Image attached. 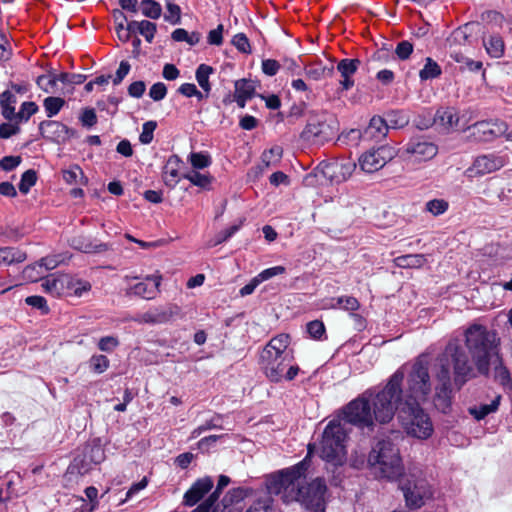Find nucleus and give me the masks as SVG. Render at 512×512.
Here are the masks:
<instances>
[{
	"mask_svg": "<svg viewBox=\"0 0 512 512\" xmlns=\"http://www.w3.org/2000/svg\"><path fill=\"white\" fill-rule=\"evenodd\" d=\"M212 487L213 481L210 477L198 479L185 493L183 499L184 504L190 507L194 506L212 489Z\"/></svg>",
	"mask_w": 512,
	"mask_h": 512,
	"instance_id": "393cba45",
	"label": "nucleus"
},
{
	"mask_svg": "<svg viewBox=\"0 0 512 512\" xmlns=\"http://www.w3.org/2000/svg\"><path fill=\"white\" fill-rule=\"evenodd\" d=\"M347 430L338 420L330 421L325 427L320 445V457L334 466L342 465L346 448Z\"/></svg>",
	"mask_w": 512,
	"mask_h": 512,
	"instance_id": "0eeeda50",
	"label": "nucleus"
},
{
	"mask_svg": "<svg viewBox=\"0 0 512 512\" xmlns=\"http://www.w3.org/2000/svg\"><path fill=\"white\" fill-rule=\"evenodd\" d=\"M394 261L401 268H420L425 264L426 258L423 254H407L396 257Z\"/></svg>",
	"mask_w": 512,
	"mask_h": 512,
	"instance_id": "4c0bfd02",
	"label": "nucleus"
},
{
	"mask_svg": "<svg viewBox=\"0 0 512 512\" xmlns=\"http://www.w3.org/2000/svg\"><path fill=\"white\" fill-rule=\"evenodd\" d=\"M505 163V158L495 153L480 155L467 169V173L470 177L482 176L501 169Z\"/></svg>",
	"mask_w": 512,
	"mask_h": 512,
	"instance_id": "aec40b11",
	"label": "nucleus"
},
{
	"mask_svg": "<svg viewBox=\"0 0 512 512\" xmlns=\"http://www.w3.org/2000/svg\"><path fill=\"white\" fill-rule=\"evenodd\" d=\"M501 396H496L490 404H480L468 408V412L477 421L483 420L489 414L495 413L500 405Z\"/></svg>",
	"mask_w": 512,
	"mask_h": 512,
	"instance_id": "72a5a7b5",
	"label": "nucleus"
},
{
	"mask_svg": "<svg viewBox=\"0 0 512 512\" xmlns=\"http://www.w3.org/2000/svg\"><path fill=\"white\" fill-rule=\"evenodd\" d=\"M109 359L105 355H94L90 359V367L93 372L101 374L109 367Z\"/></svg>",
	"mask_w": 512,
	"mask_h": 512,
	"instance_id": "4d7b16f0",
	"label": "nucleus"
},
{
	"mask_svg": "<svg viewBox=\"0 0 512 512\" xmlns=\"http://www.w3.org/2000/svg\"><path fill=\"white\" fill-rule=\"evenodd\" d=\"M413 52V44L407 40L400 41L395 49V53L400 60H406Z\"/></svg>",
	"mask_w": 512,
	"mask_h": 512,
	"instance_id": "69168bd1",
	"label": "nucleus"
},
{
	"mask_svg": "<svg viewBox=\"0 0 512 512\" xmlns=\"http://www.w3.org/2000/svg\"><path fill=\"white\" fill-rule=\"evenodd\" d=\"M483 45L487 54L492 58H501L504 55L505 44L499 34L489 35L483 38Z\"/></svg>",
	"mask_w": 512,
	"mask_h": 512,
	"instance_id": "f704fd0d",
	"label": "nucleus"
},
{
	"mask_svg": "<svg viewBox=\"0 0 512 512\" xmlns=\"http://www.w3.org/2000/svg\"><path fill=\"white\" fill-rule=\"evenodd\" d=\"M449 204L444 199H433L426 203V210L434 216L444 214L448 210Z\"/></svg>",
	"mask_w": 512,
	"mask_h": 512,
	"instance_id": "6e6d98bb",
	"label": "nucleus"
},
{
	"mask_svg": "<svg viewBox=\"0 0 512 512\" xmlns=\"http://www.w3.org/2000/svg\"><path fill=\"white\" fill-rule=\"evenodd\" d=\"M25 303L35 309L40 310L42 314L49 313V307L47 305V301L42 296H38V295L28 296L25 299Z\"/></svg>",
	"mask_w": 512,
	"mask_h": 512,
	"instance_id": "052dcab7",
	"label": "nucleus"
},
{
	"mask_svg": "<svg viewBox=\"0 0 512 512\" xmlns=\"http://www.w3.org/2000/svg\"><path fill=\"white\" fill-rule=\"evenodd\" d=\"M17 97L11 90H5L0 94V106L2 115L5 119L11 121L16 116L15 105Z\"/></svg>",
	"mask_w": 512,
	"mask_h": 512,
	"instance_id": "c9c22d12",
	"label": "nucleus"
},
{
	"mask_svg": "<svg viewBox=\"0 0 512 512\" xmlns=\"http://www.w3.org/2000/svg\"><path fill=\"white\" fill-rule=\"evenodd\" d=\"M369 397L370 393H367L365 390L343 408L342 419L345 423L351 424L362 431H374L375 419L372 413Z\"/></svg>",
	"mask_w": 512,
	"mask_h": 512,
	"instance_id": "1a4fd4ad",
	"label": "nucleus"
},
{
	"mask_svg": "<svg viewBox=\"0 0 512 512\" xmlns=\"http://www.w3.org/2000/svg\"><path fill=\"white\" fill-rule=\"evenodd\" d=\"M189 160L194 169H204L212 163L210 155L205 152H192Z\"/></svg>",
	"mask_w": 512,
	"mask_h": 512,
	"instance_id": "603ef678",
	"label": "nucleus"
},
{
	"mask_svg": "<svg viewBox=\"0 0 512 512\" xmlns=\"http://www.w3.org/2000/svg\"><path fill=\"white\" fill-rule=\"evenodd\" d=\"M403 380L404 372L398 369L382 388L372 387L366 390L370 393L369 402L375 422L387 424L393 420L396 412H398V418L400 417V406L404 399Z\"/></svg>",
	"mask_w": 512,
	"mask_h": 512,
	"instance_id": "f03ea898",
	"label": "nucleus"
},
{
	"mask_svg": "<svg viewBox=\"0 0 512 512\" xmlns=\"http://www.w3.org/2000/svg\"><path fill=\"white\" fill-rule=\"evenodd\" d=\"M330 308H341L346 311H356L360 304L353 296H340L330 300Z\"/></svg>",
	"mask_w": 512,
	"mask_h": 512,
	"instance_id": "37998d69",
	"label": "nucleus"
},
{
	"mask_svg": "<svg viewBox=\"0 0 512 512\" xmlns=\"http://www.w3.org/2000/svg\"><path fill=\"white\" fill-rule=\"evenodd\" d=\"M79 120L82 126L91 128L97 123V115L93 108H85L82 110Z\"/></svg>",
	"mask_w": 512,
	"mask_h": 512,
	"instance_id": "680f3d73",
	"label": "nucleus"
},
{
	"mask_svg": "<svg viewBox=\"0 0 512 512\" xmlns=\"http://www.w3.org/2000/svg\"><path fill=\"white\" fill-rule=\"evenodd\" d=\"M234 87H235L234 94H236L238 96H242L247 99H251V98H253V96L255 94V85L252 80H248L245 78L237 80L234 84Z\"/></svg>",
	"mask_w": 512,
	"mask_h": 512,
	"instance_id": "a18cd8bd",
	"label": "nucleus"
},
{
	"mask_svg": "<svg viewBox=\"0 0 512 512\" xmlns=\"http://www.w3.org/2000/svg\"><path fill=\"white\" fill-rule=\"evenodd\" d=\"M59 82V74H46L37 77V85L46 93H55V86Z\"/></svg>",
	"mask_w": 512,
	"mask_h": 512,
	"instance_id": "de8ad7c7",
	"label": "nucleus"
},
{
	"mask_svg": "<svg viewBox=\"0 0 512 512\" xmlns=\"http://www.w3.org/2000/svg\"><path fill=\"white\" fill-rule=\"evenodd\" d=\"M43 289L53 296L81 297L91 290L88 281L75 278L69 274L54 273L45 277L42 283Z\"/></svg>",
	"mask_w": 512,
	"mask_h": 512,
	"instance_id": "9d476101",
	"label": "nucleus"
},
{
	"mask_svg": "<svg viewBox=\"0 0 512 512\" xmlns=\"http://www.w3.org/2000/svg\"><path fill=\"white\" fill-rule=\"evenodd\" d=\"M283 155V149L281 146H273L269 150H265L262 153L261 161L265 167L275 166L280 162Z\"/></svg>",
	"mask_w": 512,
	"mask_h": 512,
	"instance_id": "c03bdc74",
	"label": "nucleus"
},
{
	"mask_svg": "<svg viewBox=\"0 0 512 512\" xmlns=\"http://www.w3.org/2000/svg\"><path fill=\"white\" fill-rule=\"evenodd\" d=\"M286 272V268L284 266H274L261 271L256 277L260 281V283L269 280L275 276L282 275Z\"/></svg>",
	"mask_w": 512,
	"mask_h": 512,
	"instance_id": "0e129e2a",
	"label": "nucleus"
},
{
	"mask_svg": "<svg viewBox=\"0 0 512 512\" xmlns=\"http://www.w3.org/2000/svg\"><path fill=\"white\" fill-rule=\"evenodd\" d=\"M179 311L177 306L153 308L139 316V321L147 324H163L170 321Z\"/></svg>",
	"mask_w": 512,
	"mask_h": 512,
	"instance_id": "5701e85b",
	"label": "nucleus"
},
{
	"mask_svg": "<svg viewBox=\"0 0 512 512\" xmlns=\"http://www.w3.org/2000/svg\"><path fill=\"white\" fill-rule=\"evenodd\" d=\"M305 74L308 78L318 81L330 77L334 73V65H324L322 61H314L305 65Z\"/></svg>",
	"mask_w": 512,
	"mask_h": 512,
	"instance_id": "c756f323",
	"label": "nucleus"
},
{
	"mask_svg": "<svg viewBox=\"0 0 512 512\" xmlns=\"http://www.w3.org/2000/svg\"><path fill=\"white\" fill-rule=\"evenodd\" d=\"M63 179L68 184H88V178L78 165H73L69 169L63 170Z\"/></svg>",
	"mask_w": 512,
	"mask_h": 512,
	"instance_id": "ea45409f",
	"label": "nucleus"
},
{
	"mask_svg": "<svg viewBox=\"0 0 512 512\" xmlns=\"http://www.w3.org/2000/svg\"><path fill=\"white\" fill-rule=\"evenodd\" d=\"M105 459V452L102 446L96 441L87 443L81 453L77 454L69 470L71 473L76 471L78 474L84 475L88 473L94 465L100 464Z\"/></svg>",
	"mask_w": 512,
	"mask_h": 512,
	"instance_id": "2eb2a0df",
	"label": "nucleus"
},
{
	"mask_svg": "<svg viewBox=\"0 0 512 512\" xmlns=\"http://www.w3.org/2000/svg\"><path fill=\"white\" fill-rule=\"evenodd\" d=\"M70 246L84 253H99L108 249L105 243H94L89 237L79 235L70 240Z\"/></svg>",
	"mask_w": 512,
	"mask_h": 512,
	"instance_id": "c85d7f7f",
	"label": "nucleus"
},
{
	"mask_svg": "<svg viewBox=\"0 0 512 512\" xmlns=\"http://www.w3.org/2000/svg\"><path fill=\"white\" fill-rule=\"evenodd\" d=\"M466 346L480 374L489 372L490 359L496 353V333L478 324L470 326L465 332Z\"/></svg>",
	"mask_w": 512,
	"mask_h": 512,
	"instance_id": "20e7f679",
	"label": "nucleus"
},
{
	"mask_svg": "<svg viewBox=\"0 0 512 512\" xmlns=\"http://www.w3.org/2000/svg\"><path fill=\"white\" fill-rule=\"evenodd\" d=\"M38 111V106L35 102H23L19 112L14 117L18 122L28 121L29 118Z\"/></svg>",
	"mask_w": 512,
	"mask_h": 512,
	"instance_id": "864d4df0",
	"label": "nucleus"
},
{
	"mask_svg": "<svg viewBox=\"0 0 512 512\" xmlns=\"http://www.w3.org/2000/svg\"><path fill=\"white\" fill-rule=\"evenodd\" d=\"M467 122L464 115L459 116L457 109L454 107H440L433 118L434 125L445 133L465 130Z\"/></svg>",
	"mask_w": 512,
	"mask_h": 512,
	"instance_id": "a211bd4d",
	"label": "nucleus"
},
{
	"mask_svg": "<svg viewBox=\"0 0 512 512\" xmlns=\"http://www.w3.org/2000/svg\"><path fill=\"white\" fill-rule=\"evenodd\" d=\"M233 45L242 53H251V47L247 36L244 33H238L233 37Z\"/></svg>",
	"mask_w": 512,
	"mask_h": 512,
	"instance_id": "338daca9",
	"label": "nucleus"
},
{
	"mask_svg": "<svg viewBox=\"0 0 512 512\" xmlns=\"http://www.w3.org/2000/svg\"><path fill=\"white\" fill-rule=\"evenodd\" d=\"M442 74V69L436 61L427 57L425 59L424 67L419 72L421 81L432 80L438 78Z\"/></svg>",
	"mask_w": 512,
	"mask_h": 512,
	"instance_id": "58836bf2",
	"label": "nucleus"
},
{
	"mask_svg": "<svg viewBox=\"0 0 512 512\" xmlns=\"http://www.w3.org/2000/svg\"><path fill=\"white\" fill-rule=\"evenodd\" d=\"M431 392V381L427 363L416 361L407 377V387L403 400L425 401Z\"/></svg>",
	"mask_w": 512,
	"mask_h": 512,
	"instance_id": "ddd939ff",
	"label": "nucleus"
},
{
	"mask_svg": "<svg viewBox=\"0 0 512 512\" xmlns=\"http://www.w3.org/2000/svg\"><path fill=\"white\" fill-rule=\"evenodd\" d=\"M390 126L386 123L385 119L380 116H374L371 118L368 127L365 130V134L375 140H380L386 137Z\"/></svg>",
	"mask_w": 512,
	"mask_h": 512,
	"instance_id": "473e14b6",
	"label": "nucleus"
},
{
	"mask_svg": "<svg viewBox=\"0 0 512 512\" xmlns=\"http://www.w3.org/2000/svg\"><path fill=\"white\" fill-rule=\"evenodd\" d=\"M310 452L308 447V455L296 465L271 473L265 477L266 493L260 497L282 494L284 502H292V492L296 491L299 483L305 479L308 468L310 467Z\"/></svg>",
	"mask_w": 512,
	"mask_h": 512,
	"instance_id": "7ed1b4c3",
	"label": "nucleus"
},
{
	"mask_svg": "<svg viewBox=\"0 0 512 512\" xmlns=\"http://www.w3.org/2000/svg\"><path fill=\"white\" fill-rule=\"evenodd\" d=\"M293 354L271 355L260 353L259 364L265 376L274 383L283 380L292 381L300 372L298 365L293 364Z\"/></svg>",
	"mask_w": 512,
	"mask_h": 512,
	"instance_id": "6e6552de",
	"label": "nucleus"
},
{
	"mask_svg": "<svg viewBox=\"0 0 512 512\" xmlns=\"http://www.w3.org/2000/svg\"><path fill=\"white\" fill-rule=\"evenodd\" d=\"M183 178L189 180L193 185L198 186L205 190L211 189L213 177L209 174H202L197 171L184 174Z\"/></svg>",
	"mask_w": 512,
	"mask_h": 512,
	"instance_id": "79ce46f5",
	"label": "nucleus"
},
{
	"mask_svg": "<svg viewBox=\"0 0 512 512\" xmlns=\"http://www.w3.org/2000/svg\"><path fill=\"white\" fill-rule=\"evenodd\" d=\"M246 512H275L273 500L269 496L256 498Z\"/></svg>",
	"mask_w": 512,
	"mask_h": 512,
	"instance_id": "09e8293b",
	"label": "nucleus"
},
{
	"mask_svg": "<svg viewBox=\"0 0 512 512\" xmlns=\"http://www.w3.org/2000/svg\"><path fill=\"white\" fill-rule=\"evenodd\" d=\"M36 182L37 172L34 169L26 170L21 176L20 183L18 185L19 191L22 194H27Z\"/></svg>",
	"mask_w": 512,
	"mask_h": 512,
	"instance_id": "8fccbe9b",
	"label": "nucleus"
},
{
	"mask_svg": "<svg viewBox=\"0 0 512 512\" xmlns=\"http://www.w3.org/2000/svg\"><path fill=\"white\" fill-rule=\"evenodd\" d=\"M290 337L288 334H279L273 337L263 348L261 353H268L271 355H283L284 353H292L288 350Z\"/></svg>",
	"mask_w": 512,
	"mask_h": 512,
	"instance_id": "7c9ffc66",
	"label": "nucleus"
},
{
	"mask_svg": "<svg viewBox=\"0 0 512 512\" xmlns=\"http://www.w3.org/2000/svg\"><path fill=\"white\" fill-rule=\"evenodd\" d=\"M396 155L397 151L394 147L382 145L363 153L359 157L358 164L360 169L365 173H374L383 168Z\"/></svg>",
	"mask_w": 512,
	"mask_h": 512,
	"instance_id": "dca6fc26",
	"label": "nucleus"
},
{
	"mask_svg": "<svg viewBox=\"0 0 512 512\" xmlns=\"http://www.w3.org/2000/svg\"><path fill=\"white\" fill-rule=\"evenodd\" d=\"M214 69L207 64H200L195 73L196 80L202 90L205 92V96L208 97L211 91V84L209 82V77L213 74Z\"/></svg>",
	"mask_w": 512,
	"mask_h": 512,
	"instance_id": "e433bc0d",
	"label": "nucleus"
},
{
	"mask_svg": "<svg viewBox=\"0 0 512 512\" xmlns=\"http://www.w3.org/2000/svg\"><path fill=\"white\" fill-rule=\"evenodd\" d=\"M166 9L168 14L165 15V20L173 25L179 24L181 21V9L174 3V0H165Z\"/></svg>",
	"mask_w": 512,
	"mask_h": 512,
	"instance_id": "5fc2aeb1",
	"label": "nucleus"
},
{
	"mask_svg": "<svg viewBox=\"0 0 512 512\" xmlns=\"http://www.w3.org/2000/svg\"><path fill=\"white\" fill-rule=\"evenodd\" d=\"M437 361L438 369L435 373L436 385L434 388L433 404L439 412L448 414L452 410L454 397L451 367L453 368V382L458 390L467 381L475 377L474 368L458 339H451L447 343Z\"/></svg>",
	"mask_w": 512,
	"mask_h": 512,
	"instance_id": "f257e3e1",
	"label": "nucleus"
},
{
	"mask_svg": "<svg viewBox=\"0 0 512 512\" xmlns=\"http://www.w3.org/2000/svg\"><path fill=\"white\" fill-rule=\"evenodd\" d=\"M466 128L471 131L470 136L479 142H489L507 131L504 122L480 121L471 126L466 125Z\"/></svg>",
	"mask_w": 512,
	"mask_h": 512,
	"instance_id": "6ab92c4d",
	"label": "nucleus"
},
{
	"mask_svg": "<svg viewBox=\"0 0 512 512\" xmlns=\"http://www.w3.org/2000/svg\"><path fill=\"white\" fill-rule=\"evenodd\" d=\"M157 127V123L155 121H147L142 126V132L139 136V141L142 144H150L153 140V134Z\"/></svg>",
	"mask_w": 512,
	"mask_h": 512,
	"instance_id": "bf43d9fd",
	"label": "nucleus"
},
{
	"mask_svg": "<svg viewBox=\"0 0 512 512\" xmlns=\"http://www.w3.org/2000/svg\"><path fill=\"white\" fill-rule=\"evenodd\" d=\"M355 169L356 163L347 160L328 165L325 174L331 178V180L339 183L347 180Z\"/></svg>",
	"mask_w": 512,
	"mask_h": 512,
	"instance_id": "bb28decb",
	"label": "nucleus"
},
{
	"mask_svg": "<svg viewBox=\"0 0 512 512\" xmlns=\"http://www.w3.org/2000/svg\"><path fill=\"white\" fill-rule=\"evenodd\" d=\"M157 26L155 23L148 20L140 21V27L138 32L146 39L147 42L151 43L154 39Z\"/></svg>",
	"mask_w": 512,
	"mask_h": 512,
	"instance_id": "13d9d810",
	"label": "nucleus"
},
{
	"mask_svg": "<svg viewBox=\"0 0 512 512\" xmlns=\"http://www.w3.org/2000/svg\"><path fill=\"white\" fill-rule=\"evenodd\" d=\"M437 153V145L423 136L412 137L401 151L404 159L417 162L431 160Z\"/></svg>",
	"mask_w": 512,
	"mask_h": 512,
	"instance_id": "f3484780",
	"label": "nucleus"
},
{
	"mask_svg": "<svg viewBox=\"0 0 512 512\" xmlns=\"http://www.w3.org/2000/svg\"><path fill=\"white\" fill-rule=\"evenodd\" d=\"M450 57L457 63H459L461 70H468L471 72H477L482 69V62L481 61H474L468 57H466L461 52H452L450 54Z\"/></svg>",
	"mask_w": 512,
	"mask_h": 512,
	"instance_id": "a19ab883",
	"label": "nucleus"
},
{
	"mask_svg": "<svg viewBox=\"0 0 512 512\" xmlns=\"http://www.w3.org/2000/svg\"><path fill=\"white\" fill-rule=\"evenodd\" d=\"M399 420L406 433L414 438L426 440L433 434L431 418L418 401L403 400Z\"/></svg>",
	"mask_w": 512,
	"mask_h": 512,
	"instance_id": "423d86ee",
	"label": "nucleus"
},
{
	"mask_svg": "<svg viewBox=\"0 0 512 512\" xmlns=\"http://www.w3.org/2000/svg\"><path fill=\"white\" fill-rule=\"evenodd\" d=\"M65 100L60 97H47L43 101V107L45 109L47 117L51 118L57 115L65 105Z\"/></svg>",
	"mask_w": 512,
	"mask_h": 512,
	"instance_id": "49530a36",
	"label": "nucleus"
},
{
	"mask_svg": "<svg viewBox=\"0 0 512 512\" xmlns=\"http://www.w3.org/2000/svg\"><path fill=\"white\" fill-rule=\"evenodd\" d=\"M142 14L151 19H158L161 16V5L155 0H143L141 2Z\"/></svg>",
	"mask_w": 512,
	"mask_h": 512,
	"instance_id": "3c124183",
	"label": "nucleus"
},
{
	"mask_svg": "<svg viewBox=\"0 0 512 512\" xmlns=\"http://www.w3.org/2000/svg\"><path fill=\"white\" fill-rule=\"evenodd\" d=\"M327 486L322 478H316L311 481L307 486H297L296 491L292 492V501L299 502L307 510L314 512H324L325 510V495Z\"/></svg>",
	"mask_w": 512,
	"mask_h": 512,
	"instance_id": "4468645a",
	"label": "nucleus"
},
{
	"mask_svg": "<svg viewBox=\"0 0 512 512\" xmlns=\"http://www.w3.org/2000/svg\"><path fill=\"white\" fill-rule=\"evenodd\" d=\"M86 76L76 73L62 72L59 74V82L69 85H80L84 83Z\"/></svg>",
	"mask_w": 512,
	"mask_h": 512,
	"instance_id": "e2e57ef3",
	"label": "nucleus"
},
{
	"mask_svg": "<svg viewBox=\"0 0 512 512\" xmlns=\"http://www.w3.org/2000/svg\"><path fill=\"white\" fill-rule=\"evenodd\" d=\"M307 332L314 339H321L325 334V326L322 321L314 320L307 324Z\"/></svg>",
	"mask_w": 512,
	"mask_h": 512,
	"instance_id": "774afa93",
	"label": "nucleus"
},
{
	"mask_svg": "<svg viewBox=\"0 0 512 512\" xmlns=\"http://www.w3.org/2000/svg\"><path fill=\"white\" fill-rule=\"evenodd\" d=\"M360 65L359 59H342L337 64V70L340 73L342 79L340 80V85L342 90H349L354 86V80L352 76L356 73L358 67Z\"/></svg>",
	"mask_w": 512,
	"mask_h": 512,
	"instance_id": "a878e982",
	"label": "nucleus"
},
{
	"mask_svg": "<svg viewBox=\"0 0 512 512\" xmlns=\"http://www.w3.org/2000/svg\"><path fill=\"white\" fill-rule=\"evenodd\" d=\"M253 493L251 488L237 487L229 490L222 499V508L217 505L212 512H235L232 506L240 503Z\"/></svg>",
	"mask_w": 512,
	"mask_h": 512,
	"instance_id": "b1692460",
	"label": "nucleus"
},
{
	"mask_svg": "<svg viewBox=\"0 0 512 512\" xmlns=\"http://www.w3.org/2000/svg\"><path fill=\"white\" fill-rule=\"evenodd\" d=\"M181 160L177 155H171L163 170V179L167 187L173 189L179 182V166Z\"/></svg>",
	"mask_w": 512,
	"mask_h": 512,
	"instance_id": "cd10ccee",
	"label": "nucleus"
},
{
	"mask_svg": "<svg viewBox=\"0 0 512 512\" xmlns=\"http://www.w3.org/2000/svg\"><path fill=\"white\" fill-rule=\"evenodd\" d=\"M368 464L378 477L393 481L403 476L404 467L399 449L390 440H380L372 447Z\"/></svg>",
	"mask_w": 512,
	"mask_h": 512,
	"instance_id": "39448f33",
	"label": "nucleus"
},
{
	"mask_svg": "<svg viewBox=\"0 0 512 512\" xmlns=\"http://www.w3.org/2000/svg\"><path fill=\"white\" fill-rule=\"evenodd\" d=\"M335 120L326 112L313 113L300 134V138L308 143L323 144L330 140L335 132Z\"/></svg>",
	"mask_w": 512,
	"mask_h": 512,
	"instance_id": "f8f14e48",
	"label": "nucleus"
},
{
	"mask_svg": "<svg viewBox=\"0 0 512 512\" xmlns=\"http://www.w3.org/2000/svg\"><path fill=\"white\" fill-rule=\"evenodd\" d=\"M27 255L24 251L16 247H0V266H9L16 263H22Z\"/></svg>",
	"mask_w": 512,
	"mask_h": 512,
	"instance_id": "2f4dec72",
	"label": "nucleus"
},
{
	"mask_svg": "<svg viewBox=\"0 0 512 512\" xmlns=\"http://www.w3.org/2000/svg\"><path fill=\"white\" fill-rule=\"evenodd\" d=\"M39 131L43 138L54 143H65L75 135V131L65 124L54 121L45 120L39 124Z\"/></svg>",
	"mask_w": 512,
	"mask_h": 512,
	"instance_id": "412c9836",
	"label": "nucleus"
},
{
	"mask_svg": "<svg viewBox=\"0 0 512 512\" xmlns=\"http://www.w3.org/2000/svg\"><path fill=\"white\" fill-rule=\"evenodd\" d=\"M162 280L161 275H150L147 276L144 281L136 283L133 286H130L126 295L128 296H138L143 299H153L159 292V286Z\"/></svg>",
	"mask_w": 512,
	"mask_h": 512,
	"instance_id": "4be33fe9",
	"label": "nucleus"
},
{
	"mask_svg": "<svg viewBox=\"0 0 512 512\" xmlns=\"http://www.w3.org/2000/svg\"><path fill=\"white\" fill-rule=\"evenodd\" d=\"M400 488L403 491L406 505L411 509H417L424 505L425 500L432 496L427 480L420 476V471L409 472L400 476Z\"/></svg>",
	"mask_w": 512,
	"mask_h": 512,
	"instance_id": "9b49d317",
	"label": "nucleus"
}]
</instances>
